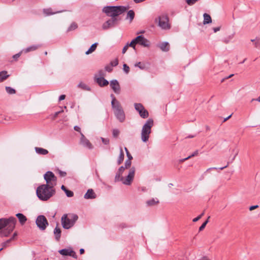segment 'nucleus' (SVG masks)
I'll return each instance as SVG.
<instances>
[{
  "mask_svg": "<svg viewBox=\"0 0 260 260\" xmlns=\"http://www.w3.org/2000/svg\"><path fill=\"white\" fill-rule=\"evenodd\" d=\"M120 20V18L111 17L103 24L102 28L104 30H107L110 28L114 27L118 25Z\"/></svg>",
  "mask_w": 260,
  "mask_h": 260,
  "instance_id": "9d476101",
  "label": "nucleus"
},
{
  "mask_svg": "<svg viewBox=\"0 0 260 260\" xmlns=\"http://www.w3.org/2000/svg\"><path fill=\"white\" fill-rule=\"evenodd\" d=\"M98 45V43H94V44H93L90 47V48L88 49V50L85 52V54L86 55H88V54L92 53L93 52H94L95 50Z\"/></svg>",
  "mask_w": 260,
  "mask_h": 260,
  "instance_id": "cd10ccee",
  "label": "nucleus"
},
{
  "mask_svg": "<svg viewBox=\"0 0 260 260\" xmlns=\"http://www.w3.org/2000/svg\"><path fill=\"white\" fill-rule=\"evenodd\" d=\"M9 75L7 74V72L6 71H3L0 72V82H3L8 78Z\"/></svg>",
  "mask_w": 260,
  "mask_h": 260,
  "instance_id": "c85d7f7f",
  "label": "nucleus"
},
{
  "mask_svg": "<svg viewBox=\"0 0 260 260\" xmlns=\"http://www.w3.org/2000/svg\"><path fill=\"white\" fill-rule=\"evenodd\" d=\"M111 66L113 67H115L116 66L118 65V60L117 59H116L115 60H114L113 61H112L111 62Z\"/></svg>",
  "mask_w": 260,
  "mask_h": 260,
  "instance_id": "de8ad7c7",
  "label": "nucleus"
},
{
  "mask_svg": "<svg viewBox=\"0 0 260 260\" xmlns=\"http://www.w3.org/2000/svg\"><path fill=\"white\" fill-rule=\"evenodd\" d=\"M12 239H10L9 240H7L6 241L3 242L2 244V245L3 247H6L8 246V244L12 241Z\"/></svg>",
  "mask_w": 260,
  "mask_h": 260,
  "instance_id": "79ce46f5",
  "label": "nucleus"
},
{
  "mask_svg": "<svg viewBox=\"0 0 260 260\" xmlns=\"http://www.w3.org/2000/svg\"><path fill=\"white\" fill-rule=\"evenodd\" d=\"M44 178L46 182L45 185H50L54 187L56 185L57 178L51 171H47L44 175Z\"/></svg>",
  "mask_w": 260,
  "mask_h": 260,
  "instance_id": "1a4fd4ad",
  "label": "nucleus"
},
{
  "mask_svg": "<svg viewBox=\"0 0 260 260\" xmlns=\"http://www.w3.org/2000/svg\"><path fill=\"white\" fill-rule=\"evenodd\" d=\"M65 98H66V95L64 94H62L59 96V97L58 98V100H59V101H62V100H64Z\"/></svg>",
  "mask_w": 260,
  "mask_h": 260,
  "instance_id": "4d7b16f0",
  "label": "nucleus"
},
{
  "mask_svg": "<svg viewBox=\"0 0 260 260\" xmlns=\"http://www.w3.org/2000/svg\"><path fill=\"white\" fill-rule=\"evenodd\" d=\"M61 230L57 227L54 229L53 233L55 235V238L56 241H59L61 237Z\"/></svg>",
  "mask_w": 260,
  "mask_h": 260,
  "instance_id": "4be33fe9",
  "label": "nucleus"
},
{
  "mask_svg": "<svg viewBox=\"0 0 260 260\" xmlns=\"http://www.w3.org/2000/svg\"><path fill=\"white\" fill-rule=\"evenodd\" d=\"M159 203V201L157 198H152L148 200L146 204L148 206H152Z\"/></svg>",
  "mask_w": 260,
  "mask_h": 260,
  "instance_id": "393cba45",
  "label": "nucleus"
},
{
  "mask_svg": "<svg viewBox=\"0 0 260 260\" xmlns=\"http://www.w3.org/2000/svg\"><path fill=\"white\" fill-rule=\"evenodd\" d=\"M200 219H201L200 217L199 216L194 218L193 219L192 221L193 222H197Z\"/></svg>",
  "mask_w": 260,
  "mask_h": 260,
  "instance_id": "338daca9",
  "label": "nucleus"
},
{
  "mask_svg": "<svg viewBox=\"0 0 260 260\" xmlns=\"http://www.w3.org/2000/svg\"><path fill=\"white\" fill-rule=\"evenodd\" d=\"M123 69L124 72L126 74H128L129 73V67L126 64H125V63L123 64Z\"/></svg>",
  "mask_w": 260,
  "mask_h": 260,
  "instance_id": "a19ab883",
  "label": "nucleus"
},
{
  "mask_svg": "<svg viewBox=\"0 0 260 260\" xmlns=\"http://www.w3.org/2000/svg\"><path fill=\"white\" fill-rule=\"evenodd\" d=\"M154 125L153 120L148 119L143 125L141 130V138L143 142H147L149 138L151 132V128Z\"/></svg>",
  "mask_w": 260,
  "mask_h": 260,
  "instance_id": "20e7f679",
  "label": "nucleus"
},
{
  "mask_svg": "<svg viewBox=\"0 0 260 260\" xmlns=\"http://www.w3.org/2000/svg\"><path fill=\"white\" fill-rule=\"evenodd\" d=\"M64 192L68 197L70 198L74 196V192L71 190L67 189Z\"/></svg>",
  "mask_w": 260,
  "mask_h": 260,
  "instance_id": "58836bf2",
  "label": "nucleus"
},
{
  "mask_svg": "<svg viewBox=\"0 0 260 260\" xmlns=\"http://www.w3.org/2000/svg\"><path fill=\"white\" fill-rule=\"evenodd\" d=\"M189 159V158H188V157H186V158H182V159H180V160H179V162H183L185 161V160H188V159Z\"/></svg>",
  "mask_w": 260,
  "mask_h": 260,
  "instance_id": "0e129e2a",
  "label": "nucleus"
},
{
  "mask_svg": "<svg viewBox=\"0 0 260 260\" xmlns=\"http://www.w3.org/2000/svg\"><path fill=\"white\" fill-rule=\"evenodd\" d=\"M220 27H214V28H213V31L214 32H216L218 31H219L220 30Z\"/></svg>",
  "mask_w": 260,
  "mask_h": 260,
  "instance_id": "e2e57ef3",
  "label": "nucleus"
},
{
  "mask_svg": "<svg viewBox=\"0 0 260 260\" xmlns=\"http://www.w3.org/2000/svg\"><path fill=\"white\" fill-rule=\"evenodd\" d=\"M124 154L123 152L122 149V148H120V154H119L118 159L117 160V163L118 165H120L122 162V161L123 160V159H124Z\"/></svg>",
  "mask_w": 260,
  "mask_h": 260,
  "instance_id": "c756f323",
  "label": "nucleus"
},
{
  "mask_svg": "<svg viewBox=\"0 0 260 260\" xmlns=\"http://www.w3.org/2000/svg\"><path fill=\"white\" fill-rule=\"evenodd\" d=\"M105 70L107 71L108 72H111L112 70V67L111 66H107L105 67Z\"/></svg>",
  "mask_w": 260,
  "mask_h": 260,
  "instance_id": "8fccbe9b",
  "label": "nucleus"
},
{
  "mask_svg": "<svg viewBox=\"0 0 260 260\" xmlns=\"http://www.w3.org/2000/svg\"><path fill=\"white\" fill-rule=\"evenodd\" d=\"M127 10V8L122 6H108L104 7L102 9V12L106 14L107 16L111 17L118 18V16Z\"/></svg>",
  "mask_w": 260,
  "mask_h": 260,
  "instance_id": "7ed1b4c3",
  "label": "nucleus"
},
{
  "mask_svg": "<svg viewBox=\"0 0 260 260\" xmlns=\"http://www.w3.org/2000/svg\"><path fill=\"white\" fill-rule=\"evenodd\" d=\"M78 219V216L76 214L69 215V217L66 214H63L61 218L62 226L64 229L68 230L74 226Z\"/></svg>",
  "mask_w": 260,
  "mask_h": 260,
  "instance_id": "39448f33",
  "label": "nucleus"
},
{
  "mask_svg": "<svg viewBox=\"0 0 260 260\" xmlns=\"http://www.w3.org/2000/svg\"><path fill=\"white\" fill-rule=\"evenodd\" d=\"M258 205L251 206L249 207V210L252 211V210L258 208Z\"/></svg>",
  "mask_w": 260,
  "mask_h": 260,
  "instance_id": "13d9d810",
  "label": "nucleus"
},
{
  "mask_svg": "<svg viewBox=\"0 0 260 260\" xmlns=\"http://www.w3.org/2000/svg\"><path fill=\"white\" fill-rule=\"evenodd\" d=\"M16 216L18 218L19 221L21 224H23L27 220L26 217L22 213H18L16 214Z\"/></svg>",
  "mask_w": 260,
  "mask_h": 260,
  "instance_id": "aec40b11",
  "label": "nucleus"
},
{
  "mask_svg": "<svg viewBox=\"0 0 260 260\" xmlns=\"http://www.w3.org/2000/svg\"><path fill=\"white\" fill-rule=\"evenodd\" d=\"M155 22H158V25L162 29H169L171 25L169 23V19L167 15L162 14L155 19Z\"/></svg>",
  "mask_w": 260,
  "mask_h": 260,
  "instance_id": "423d86ee",
  "label": "nucleus"
},
{
  "mask_svg": "<svg viewBox=\"0 0 260 260\" xmlns=\"http://www.w3.org/2000/svg\"><path fill=\"white\" fill-rule=\"evenodd\" d=\"M99 75L101 77H103V76H104V73L103 71H102V70L100 71L99 72Z\"/></svg>",
  "mask_w": 260,
  "mask_h": 260,
  "instance_id": "69168bd1",
  "label": "nucleus"
},
{
  "mask_svg": "<svg viewBox=\"0 0 260 260\" xmlns=\"http://www.w3.org/2000/svg\"><path fill=\"white\" fill-rule=\"evenodd\" d=\"M139 44L143 47H149L150 43L148 40L144 38L143 35H140L137 36L136 38L132 40L131 43H129L128 45L129 47H132L135 49L136 44Z\"/></svg>",
  "mask_w": 260,
  "mask_h": 260,
  "instance_id": "0eeeda50",
  "label": "nucleus"
},
{
  "mask_svg": "<svg viewBox=\"0 0 260 260\" xmlns=\"http://www.w3.org/2000/svg\"><path fill=\"white\" fill-rule=\"evenodd\" d=\"M96 197V195L92 189H88L84 196V198L85 199H94Z\"/></svg>",
  "mask_w": 260,
  "mask_h": 260,
  "instance_id": "dca6fc26",
  "label": "nucleus"
},
{
  "mask_svg": "<svg viewBox=\"0 0 260 260\" xmlns=\"http://www.w3.org/2000/svg\"><path fill=\"white\" fill-rule=\"evenodd\" d=\"M6 90L7 92L10 94H13L16 93V90L14 88L9 86L6 87Z\"/></svg>",
  "mask_w": 260,
  "mask_h": 260,
  "instance_id": "473e14b6",
  "label": "nucleus"
},
{
  "mask_svg": "<svg viewBox=\"0 0 260 260\" xmlns=\"http://www.w3.org/2000/svg\"><path fill=\"white\" fill-rule=\"evenodd\" d=\"M36 223L38 228L41 231H44L49 223L48 220L44 215H39L36 220Z\"/></svg>",
  "mask_w": 260,
  "mask_h": 260,
  "instance_id": "9b49d317",
  "label": "nucleus"
},
{
  "mask_svg": "<svg viewBox=\"0 0 260 260\" xmlns=\"http://www.w3.org/2000/svg\"><path fill=\"white\" fill-rule=\"evenodd\" d=\"M120 131L118 129L114 128L112 130V135L114 138H116L119 135Z\"/></svg>",
  "mask_w": 260,
  "mask_h": 260,
  "instance_id": "c9c22d12",
  "label": "nucleus"
},
{
  "mask_svg": "<svg viewBox=\"0 0 260 260\" xmlns=\"http://www.w3.org/2000/svg\"><path fill=\"white\" fill-rule=\"evenodd\" d=\"M138 189L139 191H141L142 192H146L147 190V188L144 186L139 187Z\"/></svg>",
  "mask_w": 260,
  "mask_h": 260,
  "instance_id": "09e8293b",
  "label": "nucleus"
},
{
  "mask_svg": "<svg viewBox=\"0 0 260 260\" xmlns=\"http://www.w3.org/2000/svg\"><path fill=\"white\" fill-rule=\"evenodd\" d=\"M81 139H80V143L82 145H83L84 147H86L88 148L89 149H92L93 148V146L92 144L90 143L89 141L87 139L84 135L81 133Z\"/></svg>",
  "mask_w": 260,
  "mask_h": 260,
  "instance_id": "2eb2a0df",
  "label": "nucleus"
},
{
  "mask_svg": "<svg viewBox=\"0 0 260 260\" xmlns=\"http://www.w3.org/2000/svg\"><path fill=\"white\" fill-rule=\"evenodd\" d=\"M131 164H132V161L131 160H128V159H126L124 162V167L126 168V169H128L129 168L131 167Z\"/></svg>",
  "mask_w": 260,
  "mask_h": 260,
  "instance_id": "4c0bfd02",
  "label": "nucleus"
},
{
  "mask_svg": "<svg viewBox=\"0 0 260 260\" xmlns=\"http://www.w3.org/2000/svg\"><path fill=\"white\" fill-rule=\"evenodd\" d=\"M135 173V168L133 167L129 169L126 177L125 178L123 177V179H122V183L126 185H130L134 180Z\"/></svg>",
  "mask_w": 260,
  "mask_h": 260,
  "instance_id": "f8f14e48",
  "label": "nucleus"
},
{
  "mask_svg": "<svg viewBox=\"0 0 260 260\" xmlns=\"http://www.w3.org/2000/svg\"><path fill=\"white\" fill-rule=\"evenodd\" d=\"M110 96L112 99V101H111L112 107H114V106L115 107V106H116V105H117V103L120 104V102L116 99V98L113 94H111L110 95Z\"/></svg>",
  "mask_w": 260,
  "mask_h": 260,
  "instance_id": "2f4dec72",
  "label": "nucleus"
},
{
  "mask_svg": "<svg viewBox=\"0 0 260 260\" xmlns=\"http://www.w3.org/2000/svg\"><path fill=\"white\" fill-rule=\"evenodd\" d=\"M74 128L76 131L79 132L80 133H81L80 131L81 128L79 126L76 125L74 126Z\"/></svg>",
  "mask_w": 260,
  "mask_h": 260,
  "instance_id": "052dcab7",
  "label": "nucleus"
},
{
  "mask_svg": "<svg viewBox=\"0 0 260 260\" xmlns=\"http://www.w3.org/2000/svg\"><path fill=\"white\" fill-rule=\"evenodd\" d=\"M198 154V150L195 151L193 153H192L191 155L188 156V158H190L192 157L196 156Z\"/></svg>",
  "mask_w": 260,
  "mask_h": 260,
  "instance_id": "864d4df0",
  "label": "nucleus"
},
{
  "mask_svg": "<svg viewBox=\"0 0 260 260\" xmlns=\"http://www.w3.org/2000/svg\"><path fill=\"white\" fill-rule=\"evenodd\" d=\"M135 108L137 111L139 112L140 116L143 118H146L149 116V113L142 104L140 103H135L134 104Z\"/></svg>",
  "mask_w": 260,
  "mask_h": 260,
  "instance_id": "ddd939ff",
  "label": "nucleus"
},
{
  "mask_svg": "<svg viewBox=\"0 0 260 260\" xmlns=\"http://www.w3.org/2000/svg\"><path fill=\"white\" fill-rule=\"evenodd\" d=\"M77 87L84 90H87V91L91 90L90 87L88 85H87L86 84H85L82 82H80L77 85Z\"/></svg>",
  "mask_w": 260,
  "mask_h": 260,
  "instance_id": "b1692460",
  "label": "nucleus"
},
{
  "mask_svg": "<svg viewBox=\"0 0 260 260\" xmlns=\"http://www.w3.org/2000/svg\"><path fill=\"white\" fill-rule=\"evenodd\" d=\"M62 12L61 11H58V12H52V9L51 8H47V9H43V13L46 16H49L51 15H53L54 14H56L57 13H59Z\"/></svg>",
  "mask_w": 260,
  "mask_h": 260,
  "instance_id": "bb28decb",
  "label": "nucleus"
},
{
  "mask_svg": "<svg viewBox=\"0 0 260 260\" xmlns=\"http://www.w3.org/2000/svg\"><path fill=\"white\" fill-rule=\"evenodd\" d=\"M56 193L54 187L50 185L42 184L39 185L36 190L38 198L42 201H47L52 197Z\"/></svg>",
  "mask_w": 260,
  "mask_h": 260,
  "instance_id": "f03ea898",
  "label": "nucleus"
},
{
  "mask_svg": "<svg viewBox=\"0 0 260 260\" xmlns=\"http://www.w3.org/2000/svg\"><path fill=\"white\" fill-rule=\"evenodd\" d=\"M112 108L116 119L120 122H123L125 120V115L121 104L117 103L115 107L114 106Z\"/></svg>",
  "mask_w": 260,
  "mask_h": 260,
  "instance_id": "6e6552de",
  "label": "nucleus"
},
{
  "mask_svg": "<svg viewBox=\"0 0 260 260\" xmlns=\"http://www.w3.org/2000/svg\"><path fill=\"white\" fill-rule=\"evenodd\" d=\"M185 1L188 5L191 6L194 5L198 0H185Z\"/></svg>",
  "mask_w": 260,
  "mask_h": 260,
  "instance_id": "c03bdc74",
  "label": "nucleus"
},
{
  "mask_svg": "<svg viewBox=\"0 0 260 260\" xmlns=\"http://www.w3.org/2000/svg\"><path fill=\"white\" fill-rule=\"evenodd\" d=\"M203 17H204L203 24L205 25V24H209V23H210L212 22L211 17L209 14H208L207 13H204L203 14Z\"/></svg>",
  "mask_w": 260,
  "mask_h": 260,
  "instance_id": "5701e85b",
  "label": "nucleus"
},
{
  "mask_svg": "<svg viewBox=\"0 0 260 260\" xmlns=\"http://www.w3.org/2000/svg\"><path fill=\"white\" fill-rule=\"evenodd\" d=\"M23 52V51L21 50V51H20L19 53L14 55L13 56V58L14 59H15V60H17L18 59V58L20 56V55H21L22 53Z\"/></svg>",
  "mask_w": 260,
  "mask_h": 260,
  "instance_id": "37998d69",
  "label": "nucleus"
},
{
  "mask_svg": "<svg viewBox=\"0 0 260 260\" xmlns=\"http://www.w3.org/2000/svg\"><path fill=\"white\" fill-rule=\"evenodd\" d=\"M128 44H129V43H127V44L123 47V48L122 49V53L123 54H124V53H125L126 52V51L127 50L128 47H129Z\"/></svg>",
  "mask_w": 260,
  "mask_h": 260,
  "instance_id": "3c124183",
  "label": "nucleus"
},
{
  "mask_svg": "<svg viewBox=\"0 0 260 260\" xmlns=\"http://www.w3.org/2000/svg\"><path fill=\"white\" fill-rule=\"evenodd\" d=\"M111 88L116 94H119L120 92V86L118 81L116 79L110 81V84Z\"/></svg>",
  "mask_w": 260,
  "mask_h": 260,
  "instance_id": "4468645a",
  "label": "nucleus"
},
{
  "mask_svg": "<svg viewBox=\"0 0 260 260\" xmlns=\"http://www.w3.org/2000/svg\"><path fill=\"white\" fill-rule=\"evenodd\" d=\"M101 140H102V142L105 145H108L109 144V139L104 138L101 137Z\"/></svg>",
  "mask_w": 260,
  "mask_h": 260,
  "instance_id": "49530a36",
  "label": "nucleus"
},
{
  "mask_svg": "<svg viewBox=\"0 0 260 260\" xmlns=\"http://www.w3.org/2000/svg\"><path fill=\"white\" fill-rule=\"evenodd\" d=\"M210 216L208 217V219L201 225V226L199 228V231L201 232L204 229L206 224L208 223L209 220V218Z\"/></svg>",
  "mask_w": 260,
  "mask_h": 260,
  "instance_id": "e433bc0d",
  "label": "nucleus"
},
{
  "mask_svg": "<svg viewBox=\"0 0 260 260\" xmlns=\"http://www.w3.org/2000/svg\"><path fill=\"white\" fill-rule=\"evenodd\" d=\"M16 222V219L14 217L8 218H2L0 219V236L1 237H8L13 231Z\"/></svg>",
  "mask_w": 260,
  "mask_h": 260,
  "instance_id": "f257e3e1",
  "label": "nucleus"
},
{
  "mask_svg": "<svg viewBox=\"0 0 260 260\" xmlns=\"http://www.w3.org/2000/svg\"><path fill=\"white\" fill-rule=\"evenodd\" d=\"M126 168L124 167V166H121L119 169H118V173L121 174L122 175V173L123 172V171H124V170Z\"/></svg>",
  "mask_w": 260,
  "mask_h": 260,
  "instance_id": "603ef678",
  "label": "nucleus"
},
{
  "mask_svg": "<svg viewBox=\"0 0 260 260\" xmlns=\"http://www.w3.org/2000/svg\"><path fill=\"white\" fill-rule=\"evenodd\" d=\"M233 37H234V35H233V34H232V35H231L229 36V39H225L224 40V42L225 43H229V40H231V39H233Z\"/></svg>",
  "mask_w": 260,
  "mask_h": 260,
  "instance_id": "5fc2aeb1",
  "label": "nucleus"
},
{
  "mask_svg": "<svg viewBox=\"0 0 260 260\" xmlns=\"http://www.w3.org/2000/svg\"><path fill=\"white\" fill-rule=\"evenodd\" d=\"M35 150L36 152L39 155H45L48 153V151L47 149L41 147H36Z\"/></svg>",
  "mask_w": 260,
  "mask_h": 260,
  "instance_id": "a211bd4d",
  "label": "nucleus"
},
{
  "mask_svg": "<svg viewBox=\"0 0 260 260\" xmlns=\"http://www.w3.org/2000/svg\"><path fill=\"white\" fill-rule=\"evenodd\" d=\"M96 82L101 87L107 86L109 84L108 81L105 79L103 77L97 78L96 79Z\"/></svg>",
  "mask_w": 260,
  "mask_h": 260,
  "instance_id": "f3484780",
  "label": "nucleus"
},
{
  "mask_svg": "<svg viewBox=\"0 0 260 260\" xmlns=\"http://www.w3.org/2000/svg\"><path fill=\"white\" fill-rule=\"evenodd\" d=\"M135 17V12L133 10H129L127 13L126 19L129 18L130 22H132Z\"/></svg>",
  "mask_w": 260,
  "mask_h": 260,
  "instance_id": "7c9ffc66",
  "label": "nucleus"
},
{
  "mask_svg": "<svg viewBox=\"0 0 260 260\" xmlns=\"http://www.w3.org/2000/svg\"><path fill=\"white\" fill-rule=\"evenodd\" d=\"M136 67H138L141 70H144L145 69L144 65H141V63L140 62H137L135 64Z\"/></svg>",
  "mask_w": 260,
  "mask_h": 260,
  "instance_id": "a18cd8bd",
  "label": "nucleus"
},
{
  "mask_svg": "<svg viewBox=\"0 0 260 260\" xmlns=\"http://www.w3.org/2000/svg\"><path fill=\"white\" fill-rule=\"evenodd\" d=\"M40 46L37 45H33L27 47L25 49H23L22 50L23 52L27 53L30 51H35Z\"/></svg>",
  "mask_w": 260,
  "mask_h": 260,
  "instance_id": "412c9836",
  "label": "nucleus"
},
{
  "mask_svg": "<svg viewBox=\"0 0 260 260\" xmlns=\"http://www.w3.org/2000/svg\"><path fill=\"white\" fill-rule=\"evenodd\" d=\"M217 170V168H216V167H212V168H208L205 172H204V174H205L207 172H209V171H211V170Z\"/></svg>",
  "mask_w": 260,
  "mask_h": 260,
  "instance_id": "6e6d98bb",
  "label": "nucleus"
},
{
  "mask_svg": "<svg viewBox=\"0 0 260 260\" xmlns=\"http://www.w3.org/2000/svg\"><path fill=\"white\" fill-rule=\"evenodd\" d=\"M77 28V24L75 22H73L70 25V26L68 27L67 31H72V30H75Z\"/></svg>",
  "mask_w": 260,
  "mask_h": 260,
  "instance_id": "72a5a7b5",
  "label": "nucleus"
},
{
  "mask_svg": "<svg viewBox=\"0 0 260 260\" xmlns=\"http://www.w3.org/2000/svg\"><path fill=\"white\" fill-rule=\"evenodd\" d=\"M58 252L60 254L62 255L69 256L72 252V250L64 248L59 250Z\"/></svg>",
  "mask_w": 260,
  "mask_h": 260,
  "instance_id": "a878e982",
  "label": "nucleus"
},
{
  "mask_svg": "<svg viewBox=\"0 0 260 260\" xmlns=\"http://www.w3.org/2000/svg\"><path fill=\"white\" fill-rule=\"evenodd\" d=\"M59 114V112H55V113L54 114L53 116L52 119H53V120L55 119H56V118L58 116V115Z\"/></svg>",
  "mask_w": 260,
  "mask_h": 260,
  "instance_id": "bf43d9fd",
  "label": "nucleus"
},
{
  "mask_svg": "<svg viewBox=\"0 0 260 260\" xmlns=\"http://www.w3.org/2000/svg\"><path fill=\"white\" fill-rule=\"evenodd\" d=\"M255 46L256 47H258L260 46V42L258 41H256L255 42Z\"/></svg>",
  "mask_w": 260,
  "mask_h": 260,
  "instance_id": "774afa93",
  "label": "nucleus"
},
{
  "mask_svg": "<svg viewBox=\"0 0 260 260\" xmlns=\"http://www.w3.org/2000/svg\"><path fill=\"white\" fill-rule=\"evenodd\" d=\"M70 256H72L73 257H74V258H77L76 253L73 250H72V252L71 253V255Z\"/></svg>",
  "mask_w": 260,
  "mask_h": 260,
  "instance_id": "680f3d73",
  "label": "nucleus"
},
{
  "mask_svg": "<svg viewBox=\"0 0 260 260\" xmlns=\"http://www.w3.org/2000/svg\"><path fill=\"white\" fill-rule=\"evenodd\" d=\"M159 48L164 52H167L169 50V44L167 42H164L159 45Z\"/></svg>",
  "mask_w": 260,
  "mask_h": 260,
  "instance_id": "6ab92c4d",
  "label": "nucleus"
},
{
  "mask_svg": "<svg viewBox=\"0 0 260 260\" xmlns=\"http://www.w3.org/2000/svg\"><path fill=\"white\" fill-rule=\"evenodd\" d=\"M124 149H125V151L126 153V156L127 157V159L129 160H132V159H133V156H132V155L128 152V149H127L126 147H125Z\"/></svg>",
  "mask_w": 260,
  "mask_h": 260,
  "instance_id": "ea45409f",
  "label": "nucleus"
},
{
  "mask_svg": "<svg viewBox=\"0 0 260 260\" xmlns=\"http://www.w3.org/2000/svg\"><path fill=\"white\" fill-rule=\"evenodd\" d=\"M121 174L117 172L115 177V182L121 181L122 179H123V177H121Z\"/></svg>",
  "mask_w": 260,
  "mask_h": 260,
  "instance_id": "f704fd0d",
  "label": "nucleus"
}]
</instances>
